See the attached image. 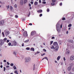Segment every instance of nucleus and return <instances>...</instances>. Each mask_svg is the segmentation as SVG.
Listing matches in <instances>:
<instances>
[{"instance_id":"30","label":"nucleus","mask_w":74,"mask_h":74,"mask_svg":"<svg viewBox=\"0 0 74 74\" xmlns=\"http://www.w3.org/2000/svg\"><path fill=\"white\" fill-rule=\"evenodd\" d=\"M26 49L27 50H29V49H30V48L29 47H27L26 48Z\"/></svg>"},{"instance_id":"12","label":"nucleus","mask_w":74,"mask_h":74,"mask_svg":"<svg viewBox=\"0 0 74 74\" xmlns=\"http://www.w3.org/2000/svg\"><path fill=\"white\" fill-rule=\"evenodd\" d=\"M20 4L21 5H23V0H21L20 1Z\"/></svg>"},{"instance_id":"14","label":"nucleus","mask_w":74,"mask_h":74,"mask_svg":"<svg viewBox=\"0 0 74 74\" xmlns=\"http://www.w3.org/2000/svg\"><path fill=\"white\" fill-rule=\"evenodd\" d=\"M71 67L69 66L68 68V71H70L71 70Z\"/></svg>"},{"instance_id":"42","label":"nucleus","mask_w":74,"mask_h":74,"mask_svg":"<svg viewBox=\"0 0 74 74\" xmlns=\"http://www.w3.org/2000/svg\"><path fill=\"white\" fill-rule=\"evenodd\" d=\"M3 68H4L3 71L4 72L5 70V67H4Z\"/></svg>"},{"instance_id":"34","label":"nucleus","mask_w":74,"mask_h":74,"mask_svg":"<svg viewBox=\"0 0 74 74\" xmlns=\"http://www.w3.org/2000/svg\"><path fill=\"white\" fill-rule=\"evenodd\" d=\"M15 17L16 18H18V16L17 15H16L15 16Z\"/></svg>"},{"instance_id":"11","label":"nucleus","mask_w":74,"mask_h":74,"mask_svg":"<svg viewBox=\"0 0 74 74\" xmlns=\"http://www.w3.org/2000/svg\"><path fill=\"white\" fill-rule=\"evenodd\" d=\"M54 49H55V51H58V49H59V47H58V46H56Z\"/></svg>"},{"instance_id":"18","label":"nucleus","mask_w":74,"mask_h":74,"mask_svg":"<svg viewBox=\"0 0 74 74\" xmlns=\"http://www.w3.org/2000/svg\"><path fill=\"white\" fill-rule=\"evenodd\" d=\"M31 50L33 51H34V49L33 48H31Z\"/></svg>"},{"instance_id":"31","label":"nucleus","mask_w":74,"mask_h":74,"mask_svg":"<svg viewBox=\"0 0 74 74\" xmlns=\"http://www.w3.org/2000/svg\"><path fill=\"white\" fill-rule=\"evenodd\" d=\"M10 10H12V6H10Z\"/></svg>"},{"instance_id":"56","label":"nucleus","mask_w":74,"mask_h":74,"mask_svg":"<svg viewBox=\"0 0 74 74\" xmlns=\"http://www.w3.org/2000/svg\"><path fill=\"white\" fill-rule=\"evenodd\" d=\"M14 7H17V5H16V4H15V5H14Z\"/></svg>"},{"instance_id":"5","label":"nucleus","mask_w":74,"mask_h":74,"mask_svg":"<svg viewBox=\"0 0 74 74\" xmlns=\"http://www.w3.org/2000/svg\"><path fill=\"white\" fill-rule=\"evenodd\" d=\"M25 62H28L29 61H30V58L28 57V58H25Z\"/></svg>"},{"instance_id":"51","label":"nucleus","mask_w":74,"mask_h":74,"mask_svg":"<svg viewBox=\"0 0 74 74\" xmlns=\"http://www.w3.org/2000/svg\"><path fill=\"white\" fill-rule=\"evenodd\" d=\"M7 64L8 65H10V63L8 62H7Z\"/></svg>"},{"instance_id":"6","label":"nucleus","mask_w":74,"mask_h":74,"mask_svg":"<svg viewBox=\"0 0 74 74\" xmlns=\"http://www.w3.org/2000/svg\"><path fill=\"white\" fill-rule=\"evenodd\" d=\"M4 20H2L0 21V25L1 26V25H3L4 24Z\"/></svg>"},{"instance_id":"39","label":"nucleus","mask_w":74,"mask_h":74,"mask_svg":"<svg viewBox=\"0 0 74 74\" xmlns=\"http://www.w3.org/2000/svg\"><path fill=\"white\" fill-rule=\"evenodd\" d=\"M70 42H73V40H70Z\"/></svg>"},{"instance_id":"53","label":"nucleus","mask_w":74,"mask_h":74,"mask_svg":"<svg viewBox=\"0 0 74 74\" xmlns=\"http://www.w3.org/2000/svg\"><path fill=\"white\" fill-rule=\"evenodd\" d=\"M41 0H39V3H41Z\"/></svg>"},{"instance_id":"40","label":"nucleus","mask_w":74,"mask_h":74,"mask_svg":"<svg viewBox=\"0 0 74 74\" xmlns=\"http://www.w3.org/2000/svg\"><path fill=\"white\" fill-rule=\"evenodd\" d=\"M55 38V37L53 36L51 37V39H54Z\"/></svg>"},{"instance_id":"48","label":"nucleus","mask_w":74,"mask_h":74,"mask_svg":"<svg viewBox=\"0 0 74 74\" xmlns=\"http://www.w3.org/2000/svg\"><path fill=\"white\" fill-rule=\"evenodd\" d=\"M60 5L61 6H62V3H61L60 4Z\"/></svg>"},{"instance_id":"33","label":"nucleus","mask_w":74,"mask_h":74,"mask_svg":"<svg viewBox=\"0 0 74 74\" xmlns=\"http://www.w3.org/2000/svg\"><path fill=\"white\" fill-rule=\"evenodd\" d=\"M2 34L3 35V37H4V32H3L2 33Z\"/></svg>"},{"instance_id":"35","label":"nucleus","mask_w":74,"mask_h":74,"mask_svg":"<svg viewBox=\"0 0 74 74\" xmlns=\"http://www.w3.org/2000/svg\"><path fill=\"white\" fill-rule=\"evenodd\" d=\"M13 54H14V55H16V53H15V52H13Z\"/></svg>"},{"instance_id":"27","label":"nucleus","mask_w":74,"mask_h":74,"mask_svg":"<svg viewBox=\"0 0 74 74\" xmlns=\"http://www.w3.org/2000/svg\"><path fill=\"white\" fill-rule=\"evenodd\" d=\"M51 5H55V4L54 3H51Z\"/></svg>"},{"instance_id":"32","label":"nucleus","mask_w":74,"mask_h":74,"mask_svg":"<svg viewBox=\"0 0 74 74\" xmlns=\"http://www.w3.org/2000/svg\"><path fill=\"white\" fill-rule=\"evenodd\" d=\"M10 66H14V64L12 63H11L10 64Z\"/></svg>"},{"instance_id":"63","label":"nucleus","mask_w":74,"mask_h":74,"mask_svg":"<svg viewBox=\"0 0 74 74\" xmlns=\"http://www.w3.org/2000/svg\"><path fill=\"white\" fill-rule=\"evenodd\" d=\"M10 67V66H9V65H7V66H6V67Z\"/></svg>"},{"instance_id":"37","label":"nucleus","mask_w":74,"mask_h":74,"mask_svg":"<svg viewBox=\"0 0 74 74\" xmlns=\"http://www.w3.org/2000/svg\"><path fill=\"white\" fill-rule=\"evenodd\" d=\"M7 40V38H5L3 40H4V41H6V40Z\"/></svg>"},{"instance_id":"59","label":"nucleus","mask_w":74,"mask_h":74,"mask_svg":"<svg viewBox=\"0 0 74 74\" xmlns=\"http://www.w3.org/2000/svg\"><path fill=\"white\" fill-rule=\"evenodd\" d=\"M6 60H3V62H6Z\"/></svg>"},{"instance_id":"60","label":"nucleus","mask_w":74,"mask_h":74,"mask_svg":"<svg viewBox=\"0 0 74 74\" xmlns=\"http://www.w3.org/2000/svg\"><path fill=\"white\" fill-rule=\"evenodd\" d=\"M60 28H62V25H61L60 26Z\"/></svg>"},{"instance_id":"54","label":"nucleus","mask_w":74,"mask_h":74,"mask_svg":"<svg viewBox=\"0 0 74 74\" xmlns=\"http://www.w3.org/2000/svg\"><path fill=\"white\" fill-rule=\"evenodd\" d=\"M10 41H9V40H8L7 41V42H9Z\"/></svg>"},{"instance_id":"15","label":"nucleus","mask_w":74,"mask_h":74,"mask_svg":"<svg viewBox=\"0 0 74 74\" xmlns=\"http://www.w3.org/2000/svg\"><path fill=\"white\" fill-rule=\"evenodd\" d=\"M44 59H47V60H48V58H47V57H45L44 58L42 59V60H44Z\"/></svg>"},{"instance_id":"44","label":"nucleus","mask_w":74,"mask_h":74,"mask_svg":"<svg viewBox=\"0 0 74 74\" xmlns=\"http://www.w3.org/2000/svg\"><path fill=\"white\" fill-rule=\"evenodd\" d=\"M42 4H46V2H42Z\"/></svg>"},{"instance_id":"3","label":"nucleus","mask_w":74,"mask_h":74,"mask_svg":"<svg viewBox=\"0 0 74 74\" xmlns=\"http://www.w3.org/2000/svg\"><path fill=\"white\" fill-rule=\"evenodd\" d=\"M4 40H0V45L1 46L3 44H4Z\"/></svg>"},{"instance_id":"17","label":"nucleus","mask_w":74,"mask_h":74,"mask_svg":"<svg viewBox=\"0 0 74 74\" xmlns=\"http://www.w3.org/2000/svg\"><path fill=\"white\" fill-rule=\"evenodd\" d=\"M60 56H58L57 58V60H59L60 59Z\"/></svg>"},{"instance_id":"24","label":"nucleus","mask_w":74,"mask_h":74,"mask_svg":"<svg viewBox=\"0 0 74 74\" xmlns=\"http://www.w3.org/2000/svg\"><path fill=\"white\" fill-rule=\"evenodd\" d=\"M6 7L8 9V8H10V6L9 5H8V6L6 5Z\"/></svg>"},{"instance_id":"52","label":"nucleus","mask_w":74,"mask_h":74,"mask_svg":"<svg viewBox=\"0 0 74 74\" xmlns=\"http://www.w3.org/2000/svg\"><path fill=\"white\" fill-rule=\"evenodd\" d=\"M30 3H31L32 4H33V2L32 1H31L30 2Z\"/></svg>"},{"instance_id":"7","label":"nucleus","mask_w":74,"mask_h":74,"mask_svg":"<svg viewBox=\"0 0 74 74\" xmlns=\"http://www.w3.org/2000/svg\"><path fill=\"white\" fill-rule=\"evenodd\" d=\"M53 45L54 46H55L56 47H58V43L57 42H55L53 43Z\"/></svg>"},{"instance_id":"23","label":"nucleus","mask_w":74,"mask_h":74,"mask_svg":"<svg viewBox=\"0 0 74 74\" xmlns=\"http://www.w3.org/2000/svg\"><path fill=\"white\" fill-rule=\"evenodd\" d=\"M11 42H9L8 44V45H9V46H11Z\"/></svg>"},{"instance_id":"62","label":"nucleus","mask_w":74,"mask_h":74,"mask_svg":"<svg viewBox=\"0 0 74 74\" xmlns=\"http://www.w3.org/2000/svg\"><path fill=\"white\" fill-rule=\"evenodd\" d=\"M1 68H3V65H1L0 66Z\"/></svg>"},{"instance_id":"57","label":"nucleus","mask_w":74,"mask_h":74,"mask_svg":"<svg viewBox=\"0 0 74 74\" xmlns=\"http://www.w3.org/2000/svg\"><path fill=\"white\" fill-rule=\"evenodd\" d=\"M22 45V47H23V46H24V43H23Z\"/></svg>"},{"instance_id":"16","label":"nucleus","mask_w":74,"mask_h":74,"mask_svg":"<svg viewBox=\"0 0 74 74\" xmlns=\"http://www.w3.org/2000/svg\"><path fill=\"white\" fill-rule=\"evenodd\" d=\"M51 49H55V47H54V46L53 45H52L51 47Z\"/></svg>"},{"instance_id":"43","label":"nucleus","mask_w":74,"mask_h":74,"mask_svg":"<svg viewBox=\"0 0 74 74\" xmlns=\"http://www.w3.org/2000/svg\"><path fill=\"white\" fill-rule=\"evenodd\" d=\"M42 16V14H40L39 15V16H40V17H41V16Z\"/></svg>"},{"instance_id":"8","label":"nucleus","mask_w":74,"mask_h":74,"mask_svg":"<svg viewBox=\"0 0 74 74\" xmlns=\"http://www.w3.org/2000/svg\"><path fill=\"white\" fill-rule=\"evenodd\" d=\"M71 60H74V56H71L70 57Z\"/></svg>"},{"instance_id":"19","label":"nucleus","mask_w":74,"mask_h":74,"mask_svg":"<svg viewBox=\"0 0 74 74\" xmlns=\"http://www.w3.org/2000/svg\"><path fill=\"white\" fill-rule=\"evenodd\" d=\"M72 26V25H71V24H69L68 25V27H71V26Z\"/></svg>"},{"instance_id":"64","label":"nucleus","mask_w":74,"mask_h":74,"mask_svg":"<svg viewBox=\"0 0 74 74\" xmlns=\"http://www.w3.org/2000/svg\"><path fill=\"white\" fill-rule=\"evenodd\" d=\"M69 74H73L71 73H70Z\"/></svg>"},{"instance_id":"22","label":"nucleus","mask_w":74,"mask_h":74,"mask_svg":"<svg viewBox=\"0 0 74 74\" xmlns=\"http://www.w3.org/2000/svg\"><path fill=\"white\" fill-rule=\"evenodd\" d=\"M13 69L14 70H16V66H13Z\"/></svg>"},{"instance_id":"4","label":"nucleus","mask_w":74,"mask_h":74,"mask_svg":"<svg viewBox=\"0 0 74 74\" xmlns=\"http://www.w3.org/2000/svg\"><path fill=\"white\" fill-rule=\"evenodd\" d=\"M23 35L25 37H27V36H28L27 33V31H25L24 32Z\"/></svg>"},{"instance_id":"46","label":"nucleus","mask_w":74,"mask_h":74,"mask_svg":"<svg viewBox=\"0 0 74 74\" xmlns=\"http://www.w3.org/2000/svg\"><path fill=\"white\" fill-rule=\"evenodd\" d=\"M43 51H45V52H46V51H47L45 49H43Z\"/></svg>"},{"instance_id":"25","label":"nucleus","mask_w":74,"mask_h":74,"mask_svg":"<svg viewBox=\"0 0 74 74\" xmlns=\"http://www.w3.org/2000/svg\"><path fill=\"white\" fill-rule=\"evenodd\" d=\"M52 2H53V3H55V2H56V0H52Z\"/></svg>"},{"instance_id":"58","label":"nucleus","mask_w":74,"mask_h":74,"mask_svg":"<svg viewBox=\"0 0 74 74\" xmlns=\"http://www.w3.org/2000/svg\"><path fill=\"white\" fill-rule=\"evenodd\" d=\"M72 71H74V67L72 69Z\"/></svg>"},{"instance_id":"13","label":"nucleus","mask_w":74,"mask_h":74,"mask_svg":"<svg viewBox=\"0 0 74 74\" xmlns=\"http://www.w3.org/2000/svg\"><path fill=\"white\" fill-rule=\"evenodd\" d=\"M38 12H42V10H39L37 11Z\"/></svg>"},{"instance_id":"36","label":"nucleus","mask_w":74,"mask_h":74,"mask_svg":"<svg viewBox=\"0 0 74 74\" xmlns=\"http://www.w3.org/2000/svg\"><path fill=\"white\" fill-rule=\"evenodd\" d=\"M71 66H74V64L73 63L71 64Z\"/></svg>"},{"instance_id":"21","label":"nucleus","mask_w":74,"mask_h":74,"mask_svg":"<svg viewBox=\"0 0 74 74\" xmlns=\"http://www.w3.org/2000/svg\"><path fill=\"white\" fill-rule=\"evenodd\" d=\"M29 40H26L25 41V42H29Z\"/></svg>"},{"instance_id":"41","label":"nucleus","mask_w":74,"mask_h":74,"mask_svg":"<svg viewBox=\"0 0 74 74\" xmlns=\"http://www.w3.org/2000/svg\"><path fill=\"white\" fill-rule=\"evenodd\" d=\"M47 12H49V9L48 8L47 10Z\"/></svg>"},{"instance_id":"2","label":"nucleus","mask_w":74,"mask_h":74,"mask_svg":"<svg viewBox=\"0 0 74 74\" xmlns=\"http://www.w3.org/2000/svg\"><path fill=\"white\" fill-rule=\"evenodd\" d=\"M12 44L14 46H16V45H18V43L16 42V41L14 40L13 41V43H12Z\"/></svg>"},{"instance_id":"45","label":"nucleus","mask_w":74,"mask_h":74,"mask_svg":"<svg viewBox=\"0 0 74 74\" xmlns=\"http://www.w3.org/2000/svg\"><path fill=\"white\" fill-rule=\"evenodd\" d=\"M45 55V53H43V54H42L41 56H44V55Z\"/></svg>"},{"instance_id":"26","label":"nucleus","mask_w":74,"mask_h":74,"mask_svg":"<svg viewBox=\"0 0 74 74\" xmlns=\"http://www.w3.org/2000/svg\"><path fill=\"white\" fill-rule=\"evenodd\" d=\"M53 41H51L50 42V45H51V44H52V43H53Z\"/></svg>"},{"instance_id":"50","label":"nucleus","mask_w":74,"mask_h":74,"mask_svg":"<svg viewBox=\"0 0 74 74\" xmlns=\"http://www.w3.org/2000/svg\"><path fill=\"white\" fill-rule=\"evenodd\" d=\"M29 25H30V26H32V23H30L29 24Z\"/></svg>"},{"instance_id":"10","label":"nucleus","mask_w":74,"mask_h":74,"mask_svg":"<svg viewBox=\"0 0 74 74\" xmlns=\"http://www.w3.org/2000/svg\"><path fill=\"white\" fill-rule=\"evenodd\" d=\"M54 49H55V51H58V49H59V47H58V46H56Z\"/></svg>"},{"instance_id":"38","label":"nucleus","mask_w":74,"mask_h":74,"mask_svg":"<svg viewBox=\"0 0 74 74\" xmlns=\"http://www.w3.org/2000/svg\"><path fill=\"white\" fill-rule=\"evenodd\" d=\"M30 12H29V15H28V16H30Z\"/></svg>"},{"instance_id":"29","label":"nucleus","mask_w":74,"mask_h":74,"mask_svg":"<svg viewBox=\"0 0 74 74\" xmlns=\"http://www.w3.org/2000/svg\"><path fill=\"white\" fill-rule=\"evenodd\" d=\"M27 1V0H24V3H26Z\"/></svg>"},{"instance_id":"9","label":"nucleus","mask_w":74,"mask_h":74,"mask_svg":"<svg viewBox=\"0 0 74 74\" xmlns=\"http://www.w3.org/2000/svg\"><path fill=\"white\" fill-rule=\"evenodd\" d=\"M35 34H36V32L35 31H33L31 33V35L32 36H33V35H34Z\"/></svg>"},{"instance_id":"1","label":"nucleus","mask_w":74,"mask_h":74,"mask_svg":"<svg viewBox=\"0 0 74 74\" xmlns=\"http://www.w3.org/2000/svg\"><path fill=\"white\" fill-rule=\"evenodd\" d=\"M4 32H5V34L6 36H7L9 35L10 34V32L8 31L5 30L4 31Z\"/></svg>"},{"instance_id":"47","label":"nucleus","mask_w":74,"mask_h":74,"mask_svg":"<svg viewBox=\"0 0 74 74\" xmlns=\"http://www.w3.org/2000/svg\"><path fill=\"white\" fill-rule=\"evenodd\" d=\"M14 73H15L16 74V73H18V72H17V71H15V72H14Z\"/></svg>"},{"instance_id":"28","label":"nucleus","mask_w":74,"mask_h":74,"mask_svg":"<svg viewBox=\"0 0 74 74\" xmlns=\"http://www.w3.org/2000/svg\"><path fill=\"white\" fill-rule=\"evenodd\" d=\"M62 20L63 21H64L65 20H66V18H64V17H63L62 18Z\"/></svg>"},{"instance_id":"49","label":"nucleus","mask_w":74,"mask_h":74,"mask_svg":"<svg viewBox=\"0 0 74 74\" xmlns=\"http://www.w3.org/2000/svg\"><path fill=\"white\" fill-rule=\"evenodd\" d=\"M35 69V64H34V70Z\"/></svg>"},{"instance_id":"20","label":"nucleus","mask_w":74,"mask_h":74,"mask_svg":"<svg viewBox=\"0 0 74 74\" xmlns=\"http://www.w3.org/2000/svg\"><path fill=\"white\" fill-rule=\"evenodd\" d=\"M38 4V3H37V2L36 1L35 2L34 5H37V4Z\"/></svg>"},{"instance_id":"55","label":"nucleus","mask_w":74,"mask_h":74,"mask_svg":"<svg viewBox=\"0 0 74 74\" xmlns=\"http://www.w3.org/2000/svg\"><path fill=\"white\" fill-rule=\"evenodd\" d=\"M63 59L64 61H65V60H66V59L65 58V57H64Z\"/></svg>"},{"instance_id":"61","label":"nucleus","mask_w":74,"mask_h":74,"mask_svg":"<svg viewBox=\"0 0 74 74\" xmlns=\"http://www.w3.org/2000/svg\"><path fill=\"white\" fill-rule=\"evenodd\" d=\"M29 7H31V4H29Z\"/></svg>"}]
</instances>
